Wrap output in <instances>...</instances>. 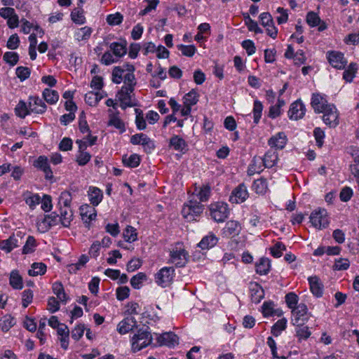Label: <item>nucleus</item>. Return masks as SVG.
I'll return each instance as SVG.
<instances>
[{"label": "nucleus", "mask_w": 359, "mask_h": 359, "mask_svg": "<svg viewBox=\"0 0 359 359\" xmlns=\"http://www.w3.org/2000/svg\"><path fill=\"white\" fill-rule=\"evenodd\" d=\"M327 60L330 64L336 69H343L347 65V60L344 54L338 51L327 52Z\"/></svg>", "instance_id": "12"}, {"label": "nucleus", "mask_w": 359, "mask_h": 359, "mask_svg": "<svg viewBox=\"0 0 359 359\" xmlns=\"http://www.w3.org/2000/svg\"><path fill=\"white\" fill-rule=\"evenodd\" d=\"M135 111L136 114L135 123L137 129L140 130H144L147 127V123L142 111L140 109H135Z\"/></svg>", "instance_id": "51"}, {"label": "nucleus", "mask_w": 359, "mask_h": 359, "mask_svg": "<svg viewBox=\"0 0 359 359\" xmlns=\"http://www.w3.org/2000/svg\"><path fill=\"white\" fill-rule=\"evenodd\" d=\"M124 72L125 69L121 67H115L112 71V81L114 83L120 84L123 81Z\"/></svg>", "instance_id": "49"}, {"label": "nucleus", "mask_w": 359, "mask_h": 359, "mask_svg": "<svg viewBox=\"0 0 359 359\" xmlns=\"http://www.w3.org/2000/svg\"><path fill=\"white\" fill-rule=\"evenodd\" d=\"M218 241L217 236L212 233H210L208 235L204 236L198 245L202 250H208L212 247H214Z\"/></svg>", "instance_id": "26"}, {"label": "nucleus", "mask_w": 359, "mask_h": 359, "mask_svg": "<svg viewBox=\"0 0 359 359\" xmlns=\"http://www.w3.org/2000/svg\"><path fill=\"white\" fill-rule=\"evenodd\" d=\"M36 241L33 236H29L27 238L25 245L22 248V253L27 255L35 251L36 247Z\"/></svg>", "instance_id": "41"}, {"label": "nucleus", "mask_w": 359, "mask_h": 359, "mask_svg": "<svg viewBox=\"0 0 359 359\" xmlns=\"http://www.w3.org/2000/svg\"><path fill=\"white\" fill-rule=\"evenodd\" d=\"M29 107L31 113L43 114L47 109L45 102L39 97L31 96L29 98Z\"/></svg>", "instance_id": "18"}, {"label": "nucleus", "mask_w": 359, "mask_h": 359, "mask_svg": "<svg viewBox=\"0 0 359 359\" xmlns=\"http://www.w3.org/2000/svg\"><path fill=\"white\" fill-rule=\"evenodd\" d=\"M209 210L211 217L217 222H224L230 212L228 204L222 201L211 203Z\"/></svg>", "instance_id": "3"}, {"label": "nucleus", "mask_w": 359, "mask_h": 359, "mask_svg": "<svg viewBox=\"0 0 359 359\" xmlns=\"http://www.w3.org/2000/svg\"><path fill=\"white\" fill-rule=\"evenodd\" d=\"M261 311L264 317H280L283 312L277 305L271 300L265 301L261 306Z\"/></svg>", "instance_id": "11"}, {"label": "nucleus", "mask_w": 359, "mask_h": 359, "mask_svg": "<svg viewBox=\"0 0 359 359\" xmlns=\"http://www.w3.org/2000/svg\"><path fill=\"white\" fill-rule=\"evenodd\" d=\"M137 321L134 317H127L121 320L117 325V330L120 334H126L136 327Z\"/></svg>", "instance_id": "20"}, {"label": "nucleus", "mask_w": 359, "mask_h": 359, "mask_svg": "<svg viewBox=\"0 0 359 359\" xmlns=\"http://www.w3.org/2000/svg\"><path fill=\"white\" fill-rule=\"evenodd\" d=\"M263 162L264 163L265 168H272L274 166L278 160V155L276 150L271 148L264 155V158H262Z\"/></svg>", "instance_id": "28"}, {"label": "nucleus", "mask_w": 359, "mask_h": 359, "mask_svg": "<svg viewBox=\"0 0 359 359\" xmlns=\"http://www.w3.org/2000/svg\"><path fill=\"white\" fill-rule=\"evenodd\" d=\"M59 220V216L55 213L46 215L42 221V223L46 225V227L50 228L52 226L56 225Z\"/></svg>", "instance_id": "58"}, {"label": "nucleus", "mask_w": 359, "mask_h": 359, "mask_svg": "<svg viewBox=\"0 0 359 359\" xmlns=\"http://www.w3.org/2000/svg\"><path fill=\"white\" fill-rule=\"evenodd\" d=\"M156 342L154 344V347L165 346L168 348H174L179 344L178 338H155Z\"/></svg>", "instance_id": "40"}, {"label": "nucleus", "mask_w": 359, "mask_h": 359, "mask_svg": "<svg viewBox=\"0 0 359 359\" xmlns=\"http://www.w3.org/2000/svg\"><path fill=\"white\" fill-rule=\"evenodd\" d=\"M310 222L316 229L326 228L329 224L327 212L325 209H318L312 212L310 215Z\"/></svg>", "instance_id": "5"}, {"label": "nucleus", "mask_w": 359, "mask_h": 359, "mask_svg": "<svg viewBox=\"0 0 359 359\" xmlns=\"http://www.w3.org/2000/svg\"><path fill=\"white\" fill-rule=\"evenodd\" d=\"M72 202V196L71 194L68 191H63L61 193L58 204L60 208L62 207H70V204Z\"/></svg>", "instance_id": "53"}, {"label": "nucleus", "mask_w": 359, "mask_h": 359, "mask_svg": "<svg viewBox=\"0 0 359 359\" xmlns=\"http://www.w3.org/2000/svg\"><path fill=\"white\" fill-rule=\"evenodd\" d=\"M100 100L101 97L99 96V94L93 92H89L85 96L86 103L90 106L96 105Z\"/></svg>", "instance_id": "63"}, {"label": "nucleus", "mask_w": 359, "mask_h": 359, "mask_svg": "<svg viewBox=\"0 0 359 359\" xmlns=\"http://www.w3.org/2000/svg\"><path fill=\"white\" fill-rule=\"evenodd\" d=\"M122 162L126 167L136 168L140 163V157L137 154H133L129 156L124 155L122 157Z\"/></svg>", "instance_id": "33"}, {"label": "nucleus", "mask_w": 359, "mask_h": 359, "mask_svg": "<svg viewBox=\"0 0 359 359\" xmlns=\"http://www.w3.org/2000/svg\"><path fill=\"white\" fill-rule=\"evenodd\" d=\"M109 48L114 55L119 60L127 53V41L121 39L119 41L111 43Z\"/></svg>", "instance_id": "19"}, {"label": "nucleus", "mask_w": 359, "mask_h": 359, "mask_svg": "<svg viewBox=\"0 0 359 359\" xmlns=\"http://www.w3.org/2000/svg\"><path fill=\"white\" fill-rule=\"evenodd\" d=\"M286 250L285 245L280 243L277 242L271 248V253L274 257H280L283 255V252Z\"/></svg>", "instance_id": "59"}, {"label": "nucleus", "mask_w": 359, "mask_h": 359, "mask_svg": "<svg viewBox=\"0 0 359 359\" xmlns=\"http://www.w3.org/2000/svg\"><path fill=\"white\" fill-rule=\"evenodd\" d=\"M321 113L323 114V122L330 128H335L339 124V112L334 104L329 105L327 109Z\"/></svg>", "instance_id": "6"}, {"label": "nucleus", "mask_w": 359, "mask_h": 359, "mask_svg": "<svg viewBox=\"0 0 359 359\" xmlns=\"http://www.w3.org/2000/svg\"><path fill=\"white\" fill-rule=\"evenodd\" d=\"M358 70V65L355 62H351L345 69L343 74V78L348 82L352 81L355 77V74Z\"/></svg>", "instance_id": "47"}, {"label": "nucleus", "mask_w": 359, "mask_h": 359, "mask_svg": "<svg viewBox=\"0 0 359 359\" xmlns=\"http://www.w3.org/2000/svg\"><path fill=\"white\" fill-rule=\"evenodd\" d=\"M22 238L20 233H13L8 238L0 241V249L6 253H9L22 243Z\"/></svg>", "instance_id": "8"}, {"label": "nucleus", "mask_w": 359, "mask_h": 359, "mask_svg": "<svg viewBox=\"0 0 359 359\" xmlns=\"http://www.w3.org/2000/svg\"><path fill=\"white\" fill-rule=\"evenodd\" d=\"M34 166L41 170L45 174V178L46 180H51L53 177V171L48 163V158L45 156H40L34 162Z\"/></svg>", "instance_id": "15"}, {"label": "nucleus", "mask_w": 359, "mask_h": 359, "mask_svg": "<svg viewBox=\"0 0 359 359\" xmlns=\"http://www.w3.org/2000/svg\"><path fill=\"white\" fill-rule=\"evenodd\" d=\"M123 81L124 83L123 87L128 88L130 91H134L135 86L137 84L134 72L126 73Z\"/></svg>", "instance_id": "44"}, {"label": "nucleus", "mask_w": 359, "mask_h": 359, "mask_svg": "<svg viewBox=\"0 0 359 359\" xmlns=\"http://www.w3.org/2000/svg\"><path fill=\"white\" fill-rule=\"evenodd\" d=\"M241 230V224L236 221H229L222 229V233L226 237H234L238 235Z\"/></svg>", "instance_id": "21"}, {"label": "nucleus", "mask_w": 359, "mask_h": 359, "mask_svg": "<svg viewBox=\"0 0 359 359\" xmlns=\"http://www.w3.org/2000/svg\"><path fill=\"white\" fill-rule=\"evenodd\" d=\"M108 125L115 127L120 130V133H123L126 130L123 121L116 114H110Z\"/></svg>", "instance_id": "43"}, {"label": "nucleus", "mask_w": 359, "mask_h": 359, "mask_svg": "<svg viewBox=\"0 0 359 359\" xmlns=\"http://www.w3.org/2000/svg\"><path fill=\"white\" fill-rule=\"evenodd\" d=\"M130 143L134 145H142L144 150L147 153H150L155 147L154 142L144 133L132 135Z\"/></svg>", "instance_id": "7"}, {"label": "nucleus", "mask_w": 359, "mask_h": 359, "mask_svg": "<svg viewBox=\"0 0 359 359\" xmlns=\"http://www.w3.org/2000/svg\"><path fill=\"white\" fill-rule=\"evenodd\" d=\"M147 280V276L144 273H138L134 276L130 280V284L135 289H139L142 283Z\"/></svg>", "instance_id": "52"}, {"label": "nucleus", "mask_w": 359, "mask_h": 359, "mask_svg": "<svg viewBox=\"0 0 359 359\" xmlns=\"http://www.w3.org/2000/svg\"><path fill=\"white\" fill-rule=\"evenodd\" d=\"M264 163L262 157L255 156L251 161L250 168H248V175H252L255 172H260L263 170Z\"/></svg>", "instance_id": "31"}, {"label": "nucleus", "mask_w": 359, "mask_h": 359, "mask_svg": "<svg viewBox=\"0 0 359 359\" xmlns=\"http://www.w3.org/2000/svg\"><path fill=\"white\" fill-rule=\"evenodd\" d=\"M308 280L312 294L316 297H322L324 287L320 278L317 276H311L308 278Z\"/></svg>", "instance_id": "22"}, {"label": "nucleus", "mask_w": 359, "mask_h": 359, "mask_svg": "<svg viewBox=\"0 0 359 359\" xmlns=\"http://www.w3.org/2000/svg\"><path fill=\"white\" fill-rule=\"evenodd\" d=\"M15 114L22 118H24L28 114H31L29 107L27 105L26 102L20 100L15 108Z\"/></svg>", "instance_id": "39"}, {"label": "nucleus", "mask_w": 359, "mask_h": 359, "mask_svg": "<svg viewBox=\"0 0 359 359\" xmlns=\"http://www.w3.org/2000/svg\"><path fill=\"white\" fill-rule=\"evenodd\" d=\"M118 61V59H117L111 51H107L105 52L101 58L100 62L102 64L105 65H110L113 63L117 62Z\"/></svg>", "instance_id": "57"}, {"label": "nucleus", "mask_w": 359, "mask_h": 359, "mask_svg": "<svg viewBox=\"0 0 359 359\" xmlns=\"http://www.w3.org/2000/svg\"><path fill=\"white\" fill-rule=\"evenodd\" d=\"M177 48L182 52L183 55L187 57H192L196 51V48L194 45L186 46L180 44L177 46Z\"/></svg>", "instance_id": "54"}, {"label": "nucleus", "mask_w": 359, "mask_h": 359, "mask_svg": "<svg viewBox=\"0 0 359 359\" xmlns=\"http://www.w3.org/2000/svg\"><path fill=\"white\" fill-rule=\"evenodd\" d=\"M331 104L328 103L325 95L320 93H313L311 105L316 113L320 114Z\"/></svg>", "instance_id": "10"}, {"label": "nucleus", "mask_w": 359, "mask_h": 359, "mask_svg": "<svg viewBox=\"0 0 359 359\" xmlns=\"http://www.w3.org/2000/svg\"><path fill=\"white\" fill-rule=\"evenodd\" d=\"M262 110H263V105L261 102L258 100H255L254 102V106H253V118H254V123H258L262 114Z\"/></svg>", "instance_id": "50"}, {"label": "nucleus", "mask_w": 359, "mask_h": 359, "mask_svg": "<svg viewBox=\"0 0 359 359\" xmlns=\"http://www.w3.org/2000/svg\"><path fill=\"white\" fill-rule=\"evenodd\" d=\"M53 293L57 296V298L60 302L66 303L68 297L67 294L65 292V290L62 284L60 282H55L53 284L52 287Z\"/></svg>", "instance_id": "35"}, {"label": "nucleus", "mask_w": 359, "mask_h": 359, "mask_svg": "<svg viewBox=\"0 0 359 359\" xmlns=\"http://www.w3.org/2000/svg\"><path fill=\"white\" fill-rule=\"evenodd\" d=\"M60 209L59 220L65 227H68L73 218V212L70 207H62Z\"/></svg>", "instance_id": "25"}, {"label": "nucleus", "mask_w": 359, "mask_h": 359, "mask_svg": "<svg viewBox=\"0 0 359 359\" xmlns=\"http://www.w3.org/2000/svg\"><path fill=\"white\" fill-rule=\"evenodd\" d=\"M123 238L126 242L132 243L137 239L136 229L132 226H127L123 231Z\"/></svg>", "instance_id": "48"}, {"label": "nucleus", "mask_w": 359, "mask_h": 359, "mask_svg": "<svg viewBox=\"0 0 359 359\" xmlns=\"http://www.w3.org/2000/svg\"><path fill=\"white\" fill-rule=\"evenodd\" d=\"M204 210V205L200 202L189 200L188 203L184 204L182 210L183 217L188 222L196 221Z\"/></svg>", "instance_id": "2"}, {"label": "nucleus", "mask_w": 359, "mask_h": 359, "mask_svg": "<svg viewBox=\"0 0 359 359\" xmlns=\"http://www.w3.org/2000/svg\"><path fill=\"white\" fill-rule=\"evenodd\" d=\"M248 288L251 291V301L255 304L259 303L264 298V292L259 285L250 283Z\"/></svg>", "instance_id": "23"}, {"label": "nucleus", "mask_w": 359, "mask_h": 359, "mask_svg": "<svg viewBox=\"0 0 359 359\" xmlns=\"http://www.w3.org/2000/svg\"><path fill=\"white\" fill-rule=\"evenodd\" d=\"M3 58L6 63L11 66H14L18 63L19 56L15 52H6L4 53Z\"/></svg>", "instance_id": "56"}, {"label": "nucleus", "mask_w": 359, "mask_h": 359, "mask_svg": "<svg viewBox=\"0 0 359 359\" xmlns=\"http://www.w3.org/2000/svg\"><path fill=\"white\" fill-rule=\"evenodd\" d=\"M31 267L32 269L28 271L30 276L43 275L46 272V265L42 262H34Z\"/></svg>", "instance_id": "38"}, {"label": "nucleus", "mask_w": 359, "mask_h": 359, "mask_svg": "<svg viewBox=\"0 0 359 359\" xmlns=\"http://www.w3.org/2000/svg\"><path fill=\"white\" fill-rule=\"evenodd\" d=\"M15 73L20 81H23L29 77L31 71L29 68L21 66L16 68Z\"/></svg>", "instance_id": "61"}, {"label": "nucleus", "mask_w": 359, "mask_h": 359, "mask_svg": "<svg viewBox=\"0 0 359 359\" xmlns=\"http://www.w3.org/2000/svg\"><path fill=\"white\" fill-rule=\"evenodd\" d=\"M287 326V320L285 318H283L278 320L272 327H271V333L273 336L278 337L281 334L282 331H283Z\"/></svg>", "instance_id": "46"}, {"label": "nucleus", "mask_w": 359, "mask_h": 359, "mask_svg": "<svg viewBox=\"0 0 359 359\" xmlns=\"http://www.w3.org/2000/svg\"><path fill=\"white\" fill-rule=\"evenodd\" d=\"M9 282L11 287L14 289L20 290L22 288V278L16 270L11 271Z\"/></svg>", "instance_id": "36"}, {"label": "nucleus", "mask_w": 359, "mask_h": 359, "mask_svg": "<svg viewBox=\"0 0 359 359\" xmlns=\"http://www.w3.org/2000/svg\"><path fill=\"white\" fill-rule=\"evenodd\" d=\"M298 296L294 292H290L285 295V302L290 309H293L298 306Z\"/></svg>", "instance_id": "55"}, {"label": "nucleus", "mask_w": 359, "mask_h": 359, "mask_svg": "<svg viewBox=\"0 0 359 359\" xmlns=\"http://www.w3.org/2000/svg\"><path fill=\"white\" fill-rule=\"evenodd\" d=\"M252 189L259 195L264 194L267 191V184L266 180L260 178L255 180L252 185Z\"/></svg>", "instance_id": "37"}, {"label": "nucleus", "mask_w": 359, "mask_h": 359, "mask_svg": "<svg viewBox=\"0 0 359 359\" xmlns=\"http://www.w3.org/2000/svg\"><path fill=\"white\" fill-rule=\"evenodd\" d=\"M194 194L199 198L200 203L208 201L210 196L211 187L208 184L199 187L195 186Z\"/></svg>", "instance_id": "24"}, {"label": "nucleus", "mask_w": 359, "mask_h": 359, "mask_svg": "<svg viewBox=\"0 0 359 359\" xmlns=\"http://www.w3.org/2000/svg\"><path fill=\"white\" fill-rule=\"evenodd\" d=\"M305 112V105L301 100H297L291 104L288 111V116L290 119L298 120L303 118Z\"/></svg>", "instance_id": "13"}, {"label": "nucleus", "mask_w": 359, "mask_h": 359, "mask_svg": "<svg viewBox=\"0 0 359 359\" xmlns=\"http://www.w3.org/2000/svg\"><path fill=\"white\" fill-rule=\"evenodd\" d=\"M71 18L72 21L76 24L83 25L86 22L84 12L82 8H74L71 13Z\"/></svg>", "instance_id": "45"}, {"label": "nucleus", "mask_w": 359, "mask_h": 359, "mask_svg": "<svg viewBox=\"0 0 359 359\" xmlns=\"http://www.w3.org/2000/svg\"><path fill=\"white\" fill-rule=\"evenodd\" d=\"M43 97L49 104H55L59 100L58 93L50 88H45L43 91Z\"/></svg>", "instance_id": "34"}, {"label": "nucleus", "mask_w": 359, "mask_h": 359, "mask_svg": "<svg viewBox=\"0 0 359 359\" xmlns=\"http://www.w3.org/2000/svg\"><path fill=\"white\" fill-rule=\"evenodd\" d=\"M293 320L297 325L304 324L309 318V313L307 306L305 304H299L297 306L292 309Z\"/></svg>", "instance_id": "9"}, {"label": "nucleus", "mask_w": 359, "mask_h": 359, "mask_svg": "<svg viewBox=\"0 0 359 359\" xmlns=\"http://www.w3.org/2000/svg\"><path fill=\"white\" fill-rule=\"evenodd\" d=\"M140 313V306L137 302H130L126 305L125 313L127 315H137Z\"/></svg>", "instance_id": "60"}, {"label": "nucleus", "mask_w": 359, "mask_h": 359, "mask_svg": "<svg viewBox=\"0 0 359 359\" xmlns=\"http://www.w3.org/2000/svg\"><path fill=\"white\" fill-rule=\"evenodd\" d=\"M175 276V269L172 266H164L155 274V282L161 287L170 286Z\"/></svg>", "instance_id": "4"}, {"label": "nucleus", "mask_w": 359, "mask_h": 359, "mask_svg": "<svg viewBox=\"0 0 359 359\" xmlns=\"http://www.w3.org/2000/svg\"><path fill=\"white\" fill-rule=\"evenodd\" d=\"M133 93V91H130L128 88L123 86H122L121 90L118 92L116 97L120 102V107L123 109L135 106V104L132 102L131 100V94Z\"/></svg>", "instance_id": "14"}, {"label": "nucleus", "mask_w": 359, "mask_h": 359, "mask_svg": "<svg viewBox=\"0 0 359 359\" xmlns=\"http://www.w3.org/2000/svg\"><path fill=\"white\" fill-rule=\"evenodd\" d=\"M88 196L90 203L96 206L102 201L103 194L101 189L90 187L88 190Z\"/></svg>", "instance_id": "27"}, {"label": "nucleus", "mask_w": 359, "mask_h": 359, "mask_svg": "<svg viewBox=\"0 0 359 359\" xmlns=\"http://www.w3.org/2000/svg\"><path fill=\"white\" fill-rule=\"evenodd\" d=\"M287 141V138L285 133L279 132L269 138L268 144L273 149H283L286 145Z\"/></svg>", "instance_id": "17"}, {"label": "nucleus", "mask_w": 359, "mask_h": 359, "mask_svg": "<svg viewBox=\"0 0 359 359\" xmlns=\"http://www.w3.org/2000/svg\"><path fill=\"white\" fill-rule=\"evenodd\" d=\"M189 253L184 249L182 243H177L170 251L168 263L174 264L176 267H183L188 262Z\"/></svg>", "instance_id": "1"}, {"label": "nucleus", "mask_w": 359, "mask_h": 359, "mask_svg": "<svg viewBox=\"0 0 359 359\" xmlns=\"http://www.w3.org/2000/svg\"><path fill=\"white\" fill-rule=\"evenodd\" d=\"M123 20V15L120 13L110 14L107 17V22L110 25H120Z\"/></svg>", "instance_id": "62"}, {"label": "nucleus", "mask_w": 359, "mask_h": 359, "mask_svg": "<svg viewBox=\"0 0 359 359\" xmlns=\"http://www.w3.org/2000/svg\"><path fill=\"white\" fill-rule=\"evenodd\" d=\"M247 187L243 183L234 189L229 197V201L232 203H241L246 200Z\"/></svg>", "instance_id": "16"}, {"label": "nucleus", "mask_w": 359, "mask_h": 359, "mask_svg": "<svg viewBox=\"0 0 359 359\" xmlns=\"http://www.w3.org/2000/svg\"><path fill=\"white\" fill-rule=\"evenodd\" d=\"M91 155L87 151L78 152L76 155V162L79 165H86L90 160Z\"/></svg>", "instance_id": "64"}, {"label": "nucleus", "mask_w": 359, "mask_h": 359, "mask_svg": "<svg viewBox=\"0 0 359 359\" xmlns=\"http://www.w3.org/2000/svg\"><path fill=\"white\" fill-rule=\"evenodd\" d=\"M170 146L172 147L176 151L184 153L187 144L183 138L178 135H174L170 139Z\"/></svg>", "instance_id": "30"}, {"label": "nucleus", "mask_w": 359, "mask_h": 359, "mask_svg": "<svg viewBox=\"0 0 359 359\" xmlns=\"http://www.w3.org/2000/svg\"><path fill=\"white\" fill-rule=\"evenodd\" d=\"M199 95L197 91L192 89L183 97V105L192 107L198 102Z\"/></svg>", "instance_id": "32"}, {"label": "nucleus", "mask_w": 359, "mask_h": 359, "mask_svg": "<svg viewBox=\"0 0 359 359\" xmlns=\"http://www.w3.org/2000/svg\"><path fill=\"white\" fill-rule=\"evenodd\" d=\"M271 268L270 260L266 257H262L255 264V271L260 275H266Z\"/></svg>", "instance_id": "29"}, {"label": "nucleus", "mask_w": 359, "mask_h": 359, "mask_svg": "<svg viewBox=\"0 0 359 359\" xmlns=\"http://www.w3.org/2000/svg\"><path fill=\"white\" fill-rule=\"evenodd\" d=\"M90 211L83 212L84 209H81V219L85 224L86 227L90 228V223L91 221L95 220L97 216L95 210L94 208H90Z\"/></svg>", "instance_id": "42"}]
</instances>
